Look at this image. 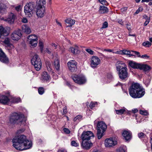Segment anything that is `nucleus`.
<instances>
[{"mask_svg":"<svg viewBox=\"0 0 152 152\" xmlns=\"http://www.w3.org/2000/svg\"><path fill=\"white\" fill-rule=\"evenodd\" d=\"M13 146L16 150L23 151L31 148L32 145L31 141L28 140L24 134L15 136L12 140Z\"/></svg>","mask_w":152,"mask_h":152,"instance_id":"1","label":"nucleus"},{"mask_svg":"<svg viewBox=\"0 0 152 152\" xmlns=\"http://www.w3.org/2000/svg\"><path fill=\"white\" fill-rule=\"evenodd\" d=\"M130 95L133 98H139L142 97L145 94V90L140 85L137 83H133L129 88Z\"/></svg>","mask_w":152,"mask_h":152,"instance_id":"2","label":"nucleus"},{"mask_svg":"<svg viewBox=\"0 0 152 152\" xmlns=\"http://www.w3.org/2000/svg\"><path fill=\"white\" fill-rule=\"evenodd\" d=\"M116 70L118 72L119 77L121 80H126L129 77L127 66L122 61H118L115 64Z\"/></svg>","mask_w":152,"mask_h":152,"instance_id":"3","label":"nucleus"},{"mask_svg":"<svg viewBox=\"0 0 152 152\" xmlns=\"http://www.w3.org/2000/svg\"><path fill=\"white\" fill-rule=\"evenodd\" d=\"M26 121L23 115L17 113H12L10 118V122L12 124L24 123Z\"/></svg>","mask_w":152,"mask_h":152,"instance_id":"4","label":"nucleus"},{"mask_svg":"<svg viewBox=\"0 0 152 152\" xmlns=\"http://www.w3.org/2000/svg\"><path fill=\"white\" fill-rule=\"evenodd\" d=\"M45 0H39L36 5V11L37 16L38 17L42 18L43 16L45 11L44 5L46 4Z\"/></svg>","mask_w":152,"mask_h":152,"instance_id":"5","label":"nucleus"},{"mask_svg":"<svg viewBox=\"0 0 152 152\" xmlns=\"http://www.w3.org/2000/svg\"><path fill=\"white\" fill-rule=\"evenodd\" d=\"M35 7L36 6L34 2H31L27 3L24 7V12L25 15L29 17H32L35 12L34 9Z\"/></svg>","mask_w":152,"mask_h":152,"instance_id":"6","label":"nucleus"},{"mask_svg":"<svg viewBox=\"0 0 152 152\" xmlns=\"http://www.w3.org/2000/svg\"><path fill=\"white\" fill-rule=\"evenodd\" d=\"M31 62L37 71H39L40 69L42 63L38 55H35L33 57L31 60Z\"/></svg>","mask_w":152,"mask_h":152,"instance_id":"7","label":"nucleus"},{"mask_svg":"<svg viewBox=\"0 0 152 152\" xmlns=\"http://www.w3.org/2000/svg\"><path fill=\"white\" fill-rule=\"evenodd\" d=\"M117 137H116L106 139L104 141V144L106 147H113L117 144Z\"/></svg>","mask_w":152,"mask_h":152,"instance_id":"8","label":"nucleus"},{"mask_svg":"<svg viewBox=\"0 0 152 152\" xmlns=\"http://www.w3.org/2000/svg\"><path fill=\"white\" fill-rule=\"evenodd\" d=\"M71 77L75 83L79 85L83 84L86 81L85 77L81 75H74Z\"/></svg>","mask_w":152,"mask_h":152,"instance_id":"9","label":"nucleus"},{"mask_svg":"<svg viewBox=\"0 0 152 152\" xmlns=\"http://www.w3.org/2000/svg\"><path fill=\"white\" fill-rule=\"evenodd\" d=\"M97 133H104L107 128V125L102 121L99 122L96 125Z\"/></svg>","mask_w":152,"mask_h":152,"instance_id":"10","label":"nucleus"},{"mask_svg":"<svg viewBox=\"0 0 152 152\" xmlns=\"http://www.w3.org/2000/svg\"><path fill=\"white\" fill-rule=\"evenodd\" d=\"M8 5V3L6 0H1L0 1V14H4L7 12Z\"/></svg>","mask_w":152,"mask_h":152,"instance_id":"11","label":"nucleus"},{"mask_svg":"<svg viewBox=\"0 0 152 152\" xmlns=\"http://www.w3.org/2000/svg\"><path fill=\"white\" fill-rule=\"evenodd\" d=\"M22 35L21 30L18 29L14 31L12 33L11 38L14 40H18L20 38Z\"/></svg>","mask_w":152,"mask_h":152,"instance_id":"12","label":"nucleus"},{"mask_svg":"<svg viewBox=\"0 0 152 152\" xmlns=\"http://www.w3.org/2000/svg\"><path fill=\"white\" fill-rule=\"evenodd\" d=\"M69 69L72 72H75L77 70V63L75 60H70L67 63Z\"/></svg>","mask_w":152,"mask_h":152,"instance_id":"13","label":"nucleus"},{"mask_svg":"<svg viewBox=\"0 0 152 152\" xmlns=\"http://www.w3.org/2000/svg\"><path fill=\"white\" fill-rule=\"evenodd\" d=\"M100 60L97 56H93L91 58V66L92 68H95L100 63Z\"/></svg>","mask_w":152,"mask_h":152,"instance_id":"14","label":"nucleus"},{"mask_svg":"<svg viewBox=\"0 0 152 152\" xmlns=\"http://www.w3.org/2000/svg\"><path fill=\"white\" fill-rule=\"evenodd\" d=\"M28 39L30 40L29 44L31 46L35 47L37 43V38L35 35H31L27 37Z\"/></svg>","mask_w":152,"mask_h":152,"instance_id":"15","label":"nucleus"},{"mask_svg":"<svg viewBox=\"0 0 152 152\" xmlns=\"http://www.w3.org/2000/svg\"><path fill=\"white\" fill-rule=\"evenodd\" d=\"M0 61L5 64H8L9 62L8 58L1 48H0Z\"/></svg>","mask_w":152,"mask_h":152,"instance_id":"16","label":"nucleus"},{"mask_svg":"<svg viewBox=\"0 0 152 152\" xmlns=\"http://www.w3.org/2000/svg\"><path fill=\"white\" fill-rule=\"evenodd\" d=\"M92 142L89 140L82 141L81 143V146L83 149L88 150L92 146Z\"/></svg>","mask_w":152,"mask_h":152,"instance_id":"17","label":"nucleus"},{"mask_svg":"<svg viewBox=\"0 0 152 152\" xmlns=\"http://www.w3.org/2000/svg\"><path fill=\"white\" fill-rule=\"evenodd\" d=\"M16 18L15 15L11 13L9 15L8 18L4 20V21L10 24H13Z\"/></svg>","mask_w":152,"mask_h":152,"instance_id":"18","label":"nucleus"},{"mask_svg":"<svg viewBox=\"0 0 152 152\" xmlns=\"http://www.w3.org/2000/svg\"><path fill=\"white\" fill-rule=\"evenodd\" d=\"M131 52H132L131 51L127 50H121L119 51H117L115 52H113L114 53H118L121 55H126L129 56V57L134 56V55L131 54Z\"/></svg>","mask_w":152,"mask_h":152,"instance_id":"19","label":"nucleus"},{"mask_svg":"<svg viewBox=\"0 0 152 152\" xmlns=\"http://www.w3.org/2000/svg\"><path fill=\"white\" fill-rule=\"evenodd\" d=\"M91 137H94V134H82L81 139L82 141L89 140Z\"/></svg>","mask_w":152,"mask_h":152,"instance_id":"20","label":"nucleus"},{"mask_svg":"<svg viewBox=\"0 0 152 152\" xmlns=\"http://www.w3.org/2000/svg\"><path fill=\"white\" fill-rule=\"evenodd\" d=\"M10 101L8 97L5 95H0V103L4 104H7Z\"/></svg>","mask_w":152,"mask_h":152,"instance_id":"21","label":"nucleus"},{"mask_svg":"<svg viewBox=\"0 0 152 152\" xmlns=\"http://www.w3.org/2000/svg\"><path fill=\"white\" fill-rule=\"evenodd\" d=\"M8 35L7 30L2 26H0V38H4V37Z\"/></svg>","mask_w":152,"mask_h":152,"instance_id":"22","label":"nucleus"},{"mask_svg":"<svg viewBox=\"0 0 152 152\" xmlns=\"http://www.w3.org/2000/svg\"><path fill=\"white\" fill-rule=\"evenodd\" d=\"M129 65L132 68L134 69H140L141 64L131 61L129 62Z\"/></svg>","mask_w":152,"mask_h":152,"instance_id":"23","label":"nucleus"},{"mask_svg":"<svg viewBox=\"0 0 152 152\" xmlns=\"http://www.w3.org/2000/svg\"><path fill=\"white\" fill-rule=\"evenodd\" d=\"M69 51L74 54H77L79 53L78 47L76 45L74 47H70Z\"/></svg>","mask_w":152,"mask_h":152,"instance_id":"24","label":"nucleus"},{"mask_svg":"<svg viewBox=\"0 0 152 152\" xmlns=\"http://www.w3.org/2000/svg\"><path fill=\"white\" fill-rule=\"evenodd\" d=\"M140 69L143 70L145 72H148L151 69V68L148 65L141 64Z\"/></svg>","mask_w":152,"mask_h":152,"instance_id":"25","label":"nucleus"},{"mask_svg":"<svg viewBox=\"0 0 152 152\" xmlns=\"http://www.w3.org/2000/svg\"><path fill=\"white\" fill-rule=\"evenodd\" d=\"M123 139L126 141L130 140L132 137V134H122Z\"/></svg>","mask_w":152,"mask_h":152,"instance_id":"26","label":"nucleus"},{"mask_svg":"<svg viewBox=\"0 0 152 152\" xmlns=\"http://www.w3.org/2000/svg\"><path fill=\"white\" fill-rule=\"evenodd\" d=\"M108 12V9L107 7L104 6H100L99 10V12L101 14H104L107 12Z\"/></svg>","mask_w":152,"mask_h":152,"instance_id":"27","label":"nucleus"},{"mask_svg":"<svg viewBox=\"0 0 152 152\" xmlns=\"http://www.w3.org/2000/svg\"><path fill=\"white\" fill-rule=\"evenodd\" d=\"M22 30L26 34H29L31 32L30 28L26 25H24L22 26Z\"/></svg>","mask_w":152,"mask_h":152,"instance_id":"28","label":"nucleus"},{"mask_svg":"<svg viewBox=\"0 0 152 152\" xmlns=\"http://www.w3.org/2000/svg\"><path fill=\"white\" fill-rule=\"evenodd\" d=\"M3 42L8 47L11 48H14L13 45L10 42V39L8 38H6L4 41Z\"/></svg>","mask_w":152,"mask_h":152,"instance_id":"29","label":"nucleus"},{"mask_svg":"<svg viewBox=\"0 0 152 152\" xmlns=\"http://www.w3.org/2000/svg\"><path fill=\"white\" fill-rule=\"evenodd\" d=\"M65 22L69 25L67 27H71L75 22V20L70 18H68L65 20Z\"/></svg>","mask_w":152,"mask_h":152,"instance_id":"30","label":"nucleus"},{"mask_svg":"<svg viewBox=\"0 0 152 152\" xmlns=\"http://www.w3.org/2000/svg\"><path fill=\"white\" fill-rule=\"evenodd\" d=\"M42 79L44 80L47 81L50 78V75L46 72H44L42 74Z\"/></svg>","mask_w":152,"mask_h":152,"instance_id":"31","label":"nucleus"},{"mask_svg":"<svg viewBox=\"0 0 152 152\" xmlns=\"http://www.w3.org/2000/svg\"><path fill=\"white\" fill-rule=\"evenodd\" d=\"M54 67L57 70H58L60 69V64L59 61L58 59H55L54 61Z\"/></svg>","mask_w":152,"mask_h":152,"instance_id":"32","label":"nucleus"},{"mask_svg":"<svg viewBox=\"0 0 152 152\" xmlns=\"http://www.w3.org/2000/svg\"><path fill=\"white\" fill-rule=\"evenodd\" d=\"M115 111L117 114L121 115L124 113L126 111V110L125 108H123L119 110H115Z\"/></svg>","mask_w":152,"mask_h":152,"instance_id":"33","label":"nucleus"},{"mask_svg":"<svg viewBox=\"0 0 152 152\" xmlns=\"http://www.w3.org/2000/svg\"><path fill=\"white\" fill-rule=\"evenodd\" d=\"M38 92L39 94H43L45 92L44 88L43 87H39L38 89Z\"/></svg>","mask_w":152,"mask_h":152,"instance_id":"34","label":"nucleus"},{"mask_svg":"<svg viewBox=\"0 0 152 152\" xmlns=\"http://www.w3.org/2000/svg\"><path fill=\"white\" fill-rule=\"evenodd\" d=\"M82 118V116L81 115H78L76 116L73 119V121H80Z\"/></svg>","mask_w":152,"mask_h":152,"instance_id":"35","label":"nucleus"},{"mask_svg":"<svg viewBox=\"0 0 152 152\" xmlns=\"http://www.w3.org/2000/svg\"><path fill=\"white\" fill-rule=\"evenodd\" d=\"M142 45L143 46L149 47L151 46V44L148 41L145 42H144L142 43Z\"/></svg>","mask_w":152,"mask_h":152,"instance_id":"36","label":"nucleus"},{"mask_svg":"<svg viewBox=\"0 0 152 152\" xmlns=\"http://www.w3.org/2000/svg\"><path fill=\"white\" fill-rule=\"evenodd\" d=\"M71 145L75 147H78L79 146V144L78 143L76 142V141L73 140L71 142Z\"/></svg>","mask_w":152,"mask_h":152,"instance_id":"37","label":"nucleus"},{"mask_svg":"<svg viewBox=\"0 0 152 152\" xmlns=\"http://www.w3.org/2000/svg\"><path fill=\"white\" fill-rule=\"evenodd\" d=\"M140 113L144 115H148V112L146 110H140Z\"/></svg>","mask_w":152,"mask_h":152,"instance_id":"38","label":"nucleus"},{"mask_svg":"<svg viewBox=\"0 0 152 152\" xmlns=\"http://www.w3.org/2000/svg\"><path fill=\"white\" fill-rule=\"evenodd\" d=\"M99 2L103 5H106L108 3L105 0H98Z\"/></svg>","mask_w":152,"mask_h":152,"instance_id":"39","label":"nucleus"},{"mask_svg":"<svg viewBox=\"0 0 152 152\" xmlns=\"http://www.w3.org/2000/svg\"><path fill=\"white\" fill-rule=\"evenodd\" d=\"M97 103L96 102H91L89 104V107L91 108H92L95 106V105L97 104Z\"/></svg>","mask_w":152,"mask_h":152,"instance_id":"40","label":"nucleus"},{"mask_svg":"<svg viewBox=\"0 0 152 152\" xmlns=\"http://www.w3.org/2000/svg\"><path fill=\"white\" fill-rule=\"evenodd\" d=\"M86 51L91 55L94 54V52L90 49H86Z\"/></svg>","mask_w":152,"mask_h":152,"instance_id":"41","label":"nucleus"},{"mask_svg":"<svg viewBox=\"0 0 152 152\" xmlns=\"http://www.w3.org/2000/svg\"><path fill=\"white\" fill-rule=\"evenodd\" d=\"M121 133H131V132L127 129H125L122 130V132H119Z\"/></svg>","mask_w":152,"mask_h":152,"instance_id":"42","label":"nucleus"},{"mask_svg":"<svg viewBox=\"0 0 152 152\" xmlns=\"http://www.w3.org/2000/svg\"><path fill=\"white\" fill-rule=\"evenodd\" d=\"M108 23L107 22H104L103 24L102 27V28H107L108 27Z\"/></svg>","mask_w":152,"mask_h":152,"instance_id":"43","label":"nucleus"},{"mask_svg":"<svg viewBox=\"0 0 152 152\" xmlns=\"http://www.w3.org/2000/svg\"><path fill=\"white\" fill-rule=\"evenodd\" d=\"M104 135V134H96V137L98 139H101Z\"/></svg>","mask_w":152,"mask_h":152,"instance_id":"44","label":"nucleus"},{"mask_svg":"<svg viewBox=\"0 0 152 152\" xmlns=\"http://www.w3.org/2000/svg\"><path fill=\"white\" fill-rule=\"evenodd\" d=\"M20 101V98H14L13 102L15 103H18Z\"/></svg>","mask_w":152,"mask_h":152,"instance_id":"45","label":"nucleus"},{"mask_svg":"<svg viewBox=\"0 0 152 152\" xmlns=\"http://www.w3.org/2000/svg\"><path fill=\"white\" fill-rule=\"evenodd\" d=\"M150 20V18L149 17L148 19H147V20H146L144 24V25L145 26H146L149 23Z\"/></svg>","mask_w":152,"mask_h":152,"instance_id":"46","label":"nucleus"},{"mask_svg":"<svg viewBox=\"0 0 152 152\" xmlns=\"http://www.w3.org/2000/svg\"><path fill=\"white\" fill-rule=\"evenodd\" d=\"M138 137L140 139L144 138L146 135L144 134H138Z\"/></svg>","mask_w":152,"mask_h":152,"instance_id":"47","label":"nucleus"},{"mask_svg":"<svg viewBox=\"0 0 152 152\" xmlns=\"http://www.w3.org/2000/svg\"><path fill=\"white\" fill-rule=\"evenodd\" d=\"M132 52L133 53L136 55H137L138 57H140V53L138 52L131 50Z\"/></svg>","mask_w":152,"mask_h":152,"instance_id":"48","label":"nucleus"},{"mask_svg":"<svg viewBox=\"0 0 152 152\" xmlns=\"http://www.w3.org/2000/svg\"><path fill=\"white\" fill-rule=\"evenodd\" d=\"M25 131V129H24L21 128L18 130L17 133H22L24 132Z\"/></svg>","mask_w":152,"mask_h":152,"instance_id":"49","label":"nucleus"},{"mask_svg":"<svg viewBox=\"0 0 152 152\" xmlns=\"http://www.w3.org/2000/svg\"><path fill=\"white\" fill-rule=\"evenodd\" d=\"M130 26H131V24L130 23L127 24H126V28L129 31H131V28L130 27Z\"/></svg>","mask_w":152,"mask_h":152,"instance_id":"50","label":"nucleus"},{"mask_svg":"<svg viewBox=\"0 0 152 152\" xmlns=\"http://www.w3.org/2000/svg\"><path fill=\"white\" fill-rule=\"evenodd\" d=\"M66 85L71 89H72L73 88H74V86L71 85L70 83L68 82H66Z\"/></svg>","mask_w":152,"mask_h":152,"instance_id":"51","label":"nucleus"},{"mask_svg":"<svg viewBox=\"0 0 152 152\" xmlns=\"http://www.w3.org/2000/svg\"><path fill=\"white\" fill-rule=\"evenodd\" d=\"M140 57L142 58L148 59L149 57V56H147V55L146 54H144L142 55V56H140Z\"/></svg>","mask_w":152,"mask_h":152,"instance_id":"52","label":"nucleus"},{"mask_svg":"<svg viewBox=\"0 0 152 152\" xmlns=\"http://www.w3.org/2000/svg\"><path fill=\"white\" fill-rule=\"evenodd\" d=\"M64 132L65 133H70V131L69 129L66 128H64L63 129Z\"/></svg>","mask_w":152,"mask_h":152,"instance_id":"53","label":"nucleus"},{"mask_svg":"<svg viewBox=\"0 0 152 152\" xmlns=\"http://www.w3.org/2000/svg\"><path fill=\"white\" fill-rule=\"evenodd\" d=\"M117 152H125L124 150L122 148H119L117 151Z\"/></svg>","mask_w":152,"mask_h":152,"instance_id":"54","label":"nucleus"},{"mask_svg":"<svg viewBox=\"0 0 152 152\" xmlns=\"http://www.w3.org/2000/svg\"><path fill=\"white\" fill-rule=\"evenodd\" d=\"M107 77L108 79H111L112 78L113 76L111 74L109 73L107 74Z\"/></svg>","mask_w":152,"mask_h":152,"instance_id":"55","label":"nucleus"},{"mask_svg":"<svg viewBox=\"0 0 152 152\" xmlns=\"http://www.w3.org/2000/svg\"><path fill=\"white\" fill-rule=\"evenodd\" d=\"M91 152H101L100 151L97 149H94L91 150Z\"/></svg>","mask_w":152,"mask_h":152,"instance_id":"56","label":"nucleus"},{"mask_svg":"<svg viewBox=\"0 0 152 152\" xmlns=\"http://www.w3.org/2000/svg\"><path fill=\"white\" fill-rule=\"evenodd\" d=\"M20 8L21 6L20 5L17 6L15 7L16 10L17 11H19L20 10Z\"/></svg>","mask_w":152,"mask_h":152,"instance_id":"57","label":"nucleus"},{"mask_svg":"<svg viewBox=\"0 0 152 152\" xmlns=\"http://www.w3.org/2000/svg\"><path fill=\"white\" fill-rule=\"evenodd\" d=\"M58 152H67V151L64 149L61 148L59 149Z\"/></svg>","mask_w":152,"mask_h":152,"instance_id":"58","label":"nucleus"},{"mask_svg":"<svg viewBox=\"0 0 152 152\" xmlns=\"http://www.w3.org/2000/svg\"><path fill=\"white\" fill-rule=\"evenodd\" d=\"M67 113L66 112V108H65V109H63V111L62 112V114L64 115L66 114Z\"/></svg>","mask_w":152,"mask_h":152,"instance_id":"59","label":"nucleus"},{"mask_svg":"<svg viewBox=\"0 0 152 152\" xmlns=\"http://www.w3.org/2000/svg\"><path fill=\"white\" fill-rule=\"evenodd\" d=\"M39 46L41 47L42 48L43 47V43L41 41H39Z\"/></svg>","mask_w":152,"mask_h":152,"instance_id":"60","label":"nucleus"},{"mask_svg":"<svg viewBox=\"0 0 152 152\" xmlns=\"http://www.w3.org/2000/svg\"><path fill=\"white\" fill-rule=\"evenodd\" d=\"M104 51H106L108 52H113V50L110 49H104Z\"/></svg>","mask_w":152,"mask_h":152,"instance_id":"61","label":"nucleus"},{"mask_svg":"<svg viewBox=\"0 0 152 152\" xmlns=\"http://www.w3.org/2000/svg\"><path fill=\"white\" fill-rule=\"evenodd\" d=\"M27 20L26 18H23L22 20V22L25 23H27Z\"/></svg>","mask_w":152,"mask_h":152,"instance_id":"62","label":"nucleus"},{"mask_svg":"<svg viewBox=\"0 0 152 152\" xmlns=\"http://www.w3.org/2000/svg\"><path fill=\"white\" fill-rule=\"evenodd\" d=\"M132 111L133 113H135L137 112L138 110L137 109H134L132 110Z\"/></svg>","mask_w":152,"mask_h":152,"instance_id":"63","label":"nucleus"},{"mask_svg":"<svg viewBox=\"0 0 152 152\" xmlns=\"http://www.w3.org/2000/svg\"><path fill=\"white\" fill-rule=\"evenodd\" d=\"M118 22L121 25H123L124 24L123 22V21L122 20H119Z\"/></svg>","mask_w":152,"mask_h":152,"instance_id":"64","label":"nucleus"}]
</instances>
